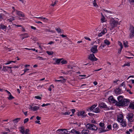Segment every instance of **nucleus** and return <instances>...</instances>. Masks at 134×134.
Instances as JSON below:
<instances>
[{
    "mask_svg": "<svg viewBox=\"0 0 134 134\" xmlns=\"http://www.w3.org/2000/svg\"><path fill=\"white\" fill-rule=\"evenodd\" d=\"M129 100L127 99H124L121 101H119L116 103V105L119 107L123 106L125 107L129 104Z\"/></svg>",
    "mask_w": 134,
    "mask_h": 134,
    "instance_id": "1",
    "label": "nucleus"
},
{
    "mask_svg": "<svg viewBox=\"0 0 134 134\" xmlns=\"http://www.w3.org/2000/svg\"><path fill=\"white\" fill-rule=\"evenodd\" d=\"M87 128L90 130H96L97 129V127L94 124L88 123L86 125Z\"/></svg>",
    "mask_w": 134,
    "mask_h": 134,
    "instance_id": "2",
    "label": "nucleus"
},
{
    "mask_svg": "<svg viewBox=\"0 0 134 134\" xmlns=\"http://www.w3.org/2000/svg\"><path fill=\"white\" fill-rule=\"evenodd\" d=\"M133 114L132 113H129L126 115V118L128 120V121L130 122H133Z\"/></svg>",
    "mask_w": 134,
    "mask_h": 134,
    "instance_id": "3",
    "label": "nucleus"
},
{
    "mask_svg": "<svg viewBox=\"0 0 134 134\" xmlns=\"http://www.w3.org/2000/svg\"><path fill=\"white\" fill-rule=\"evenodd\" d=\"M110 24L111 26V29H113L118 24V22L115 21L114 19H111L110 21Z\"/></svg>",
    "mask_w": 134,
    "mask_h": 134,
    "instance_id": "4",
    "label": "nucleus"
},
{
    "mask_svg": "<svg viewBox=\"0 0 134 134\" xmlns=\"http://www.w3.org/2000/svg\"><path fill=\"white\" fill-rule=\"evenodd\" d=\"M99 106L100 108L104 109L105 110H108L110 109V108L107 107L106 104L103 102L99 104Z\"/></svg>",
    "mask_w": 134,
    "mask_h": 134,
    "instance_id": "5",
    "label": "nucleus"
},
{
    "mask_svg": "<svg viewBox=\"0 0 134 134\" xmlns=\"http://www.w3.org/2000/svg\"><path fill=\"white\" fill-rule=\"evenodd\" d=\"M88 58L92 62L94 61H97L98 59L95 57L94 54H90L88 56Z\"/></svg>",
    "mask_w": 134,
    "mask_h": 134,
    "instance_id": "6",
    "label": "nucleus"
},
{
    "mask_svg": "<svg viewBox=\"0 0 134 134\" xmlns=\"http://www.w3.org/2000/svg\"><path fill=\"white\" fill-rule=\"evenodd\" d=\"M97 46L94 45L93 47H92L91 49V51L93 53H96L98 52L97 49Z\"/></svg>",
    "mask_w": 134,
    "mask_h": 134,
    "instance_id": "7",
    "label": "nucleus"
},
{
    "mask_svg": "<svg viewBox=\"0 0 134 134\" xmlns=\"http://www.w3.org/2000/svg\"><path fill=\"white\" fill-rule=\"evenodd\" d=\"M85 112L84 111H80L78 112L77 115L79 116H81L82 117H86L87 114H85Z\"/></svg>",
    "mask_w": 134,
    "mask_h": 134,
    "instance_id": "8",
    "label": "nucleus"
},
{
    "mask_svg": "<svg viewBox=\"0 0 134 134\" xmlns=\"http://www.w3.org/2000/svg\"><path fill=\"white\" fill-rule=\"evenodd\" d=\"M8 28V27L5 25L2 24H0V30H2L4 31H6Z\"/></svg>",
    "mask_w": 134,
    "mask_h": 134,
    "instance_id": "9",
    "label": "nucleus"
},
{
    "mask_svg": "<svg viewBox=\"0 0 134 134\" xmlns=\"http://www.w3.org/2000/svg\"><path fill=\"white\" fill-rule=\"evenodd\" d=\"M123 116L122 114H119L118 116V121L119 122H121L123 121Z\"/></svg>",
    "mask_w": 134,
    "mask_h": 134,
    "instance_id": "10",
    "label": "nucleus"
},
{
    "mask_svg": "<svg viewBox=\"0 0 134 134\" xmlns=\"http://www.w3.org/2000/svg\"><path fill=\"white\" fill-rule=\"evenodd\" d=\"M108 100L109 102L113 103L116 104V103L118 102L115 100L112 96L108 98Z\"/></svg>",
    "mask_w": 134,
    "mask_h": 134,
    "instance_id": "11",
    "label": "nucleus"
},
{
    "mask_svg": "<svg viewBox=\"0 0 134 134\" xmlns=\"http://www.w3.org/2000/svg\"><path fill=\"white\" fill-rule=\"evenodd\" d=\"M96 107V105L95 104H94L92 105L90 107L88 108V109H87V111H93V109Z\"/></svg>",
    "mask_w": 134,
    "mask_h": 134,
    "instance_id": "12",
    "label": "nucleus"
},
{
    "mask_svg": "<svg viewBox=\"0 0 134 134\" xmlns=\"http://www.w3.org/2000/svg\"><path fill=\"white\" fill-rule=\"evenodd\" d=\"M16 14L20 16L23 17H25L24 14L21 12L16 10Z\"/></svg>",
    "mask_w": 134,
    "mask_h": 134,
    "instance_id": "13",
    "label": "nucleus"
},
{
    "mask_svg": "<svg viewBox=\"0 0 134 134\" xmlns=\"http://www.w3.org/2000/svg\"><path fill=\"white\" fill-rule=\"evenodd\" d=\"M122 88L120 89L119 88H118L114 90L115 93L116 94H118L121 93V91H122Z\"/></svg>",
    "mask_w": 134,
    "mask_h": 134,
    "instance_id": "14",
    "label": "nucleus"
},
{
    "mask_svg": "<svg viewBox=\"0 0 134 134\" xmlns=\"http://www.w3.org/2000/svg\"><path fill=\"white\" fill-rule=\"evenodd\" d=\"M20 36L22 37L21 39L23 40L25 38H27L29 37L28 34L27 33L23 34H21Z\"/></svg>",
    "mask_w": 134,
    "mask_h": 134,
    "instance_id": "15",
    "label": "nucleus"
},
{
    "mask_svg": "<svg viewBox=\"0 0 134 134\" xmlns=\"http://www.w3.org/2000/svg\"><path fill=\"white\" fill-rule=\"evenodd\" d=\"M121 123L120 125L122 126L123 127H125L126 126L127 124L126 122L125 121H123L121 122H120Z\"/></svg>",
    "mask_w": 134,
    "mask_h": 134,
    "instance_id": "16",
    "label": "nucleus"
},
{
    "mask_svg": "<svg viewBox=\"0 0 134 134\" xmlns=\"http://www.w3.org/2000/svg\"><path fill=\"white\" fill-rule=\"evenodd\" d=\"M105 127L102 128H99L98 129V130L100 131L99 132V133H101L102 132H106L107 131L106 130H105Z\"/></svg>",
    "mask_w": 134,
    "mask_h": 134,
    "instance_id": "17",
    "label": "nucleus"
},
{
    "mask_svg": "<svg viewBox=\"0 0 134 134\" xmlns=\"http://www.w3.org/2000/svg\"><path fill=\"white\" fill-rule=\"evenodd\" d=\"M11 69L12 68V67H9L7 66H3V68L2 69V70L4 71H6L8 70V68Z\"/></svg>",
    "mask_w": 134,
    "mask_h": 134,
    "instance_id": "18",
    "label": "nucleus"
},
{
    "mask_svg": "<svg viewBox=\"0 0 134 134\" xmlns=\"http://www.w3.org/2000/svg\"><path fill=\"white\" fill-rule=\"evenodd\" d=\"M100 110L98 107H97L93 110V112L96 113H99L100 111Z\"/></svg>",
    "mask_w": 134,
    "mask_h": 134,
    "instance_id": "19",
    "label": "nucleus"
},
{
    "mask_svg": "<svg viewBox=\"0 0 134 134\" xmlns=\"http://www.w3.org/2000/svg\"><path fill=\"white\" fill-rule=\"evenodd\" d=\"M89 131L87 129L83 130L81 132L82 134H88Z\"/></svg>",
    "mask_w": 134,
    "mask_h": 134,
    "instance_id": "20",
    "label": "nucleus"
},
{
    "mask_svg": "<svg viewBox=\"0 0 134 134\" xmlns=\"http://www.w3.org/2000/svg\"><path fill=\"white\" fill-rule=\"evenodd\" d=\"M113 127L114 129H115V130H117L119 127V126L116 123H114L113 124Z\"/></svg>",
    "mask_w": 134,
    "mask_h": 134,
    "instance_id": "21",
    "label": "nucleus"
},
{
    "mask_svg": "<svg viewBox=\"0 0 134 134\" xmlns=\"http://www.w3.org/2000/svg\"><path fill=\"white\" fill-rule=\"evenodd\" d=\"M64 130H63V129H58V130H57V131H62L63 132L61 133V134H68L69 133H68V131H66H66H63Z\"/></svg>",
    "mask_w": 134,
    "mask_h": 134,
    "instance_id": "22",
    "label": "nucleus"
},
{
    "mask_svg": "<svg viewBox=\"0 0 134 134\" xmlns=\"http://www.w3.org/2000/svg\"><path fill=\"white\" fill-rule=\"evenodd\" d=\"M129 107L130 109H134V103H131L129 106Z\"/></svg>",
    "mask_w": 134,
    "mask_h": 134,
    "instance_id": "23",
    "label": "nucleus"
},
{
    "mask_svg": "<svg viewBox=\"0 0 134 134\" xmlns=\"http://www.w3.org/2000/svg\"><path fill=\"white\" fill-rule=\"evenodd\" d=\"M124 96H119L118 98V99L119 101H121L122 100L124 99H123Z\"/></svg>",
    "mask_w": 134,
    "mask_h": 134,
    "instance_id": "24",
    "label": "nucleus"
},
{
    "mask_svg": "<svg viewBox=\"0 0 134 134\" xmlns=\"http://www.w3.org/2000/svg\"><path fill=\"white\" fill-rule=\"evenodd\" d=\"M20 118H17L13 120V121L15 123H17L20 120Z\"/></svg>",
    "mask_w": 134,
    "mask_h": 134,
    "instance_id": "25",
    "label": "nucleus"
},
{
    "mask_svg": "<svg viewBox=\"0 0 134 134\" xmlns=\"http://www.w3.org/2000/svg\"><path fill=\"white\" fill-rule=\"evenodd\" d=\"M125 83L124 82H123L120 85V86H123V88H124V89L122 90V91H125L126 90Z\"/></svg>",
    "mask_w": 134,
    "mask_h": 134,
    "instance_id": "26",
    "label": "nucleus"
},
{
    "mask_svg": "<svg viewBox=\"0 0 134 134\" xmlns=\"http://www.w3.org/2000/svg\"><path fill=\"white\" fill-rule=\"evenodd\" d=\"M9 97H8V98L9 100H12L14 98V97L12 95L11 93L9 94Z\"/></svg>",
    "mask_w": 134,
    "mask_h": 134,
    "instance_id": "27",
    "label": "nucleus"
},
{
    "mask_svg": "<svg viewBox=\"0 0 134 134\" xmlns=\"http://www.w3.org/2000/svg\"><path fill=\"white\" fill-rule=\"evenodd\" d=\"M39 107L38 106H35L33 107V109L32 110L34 111L38 110L39 109Z\"/></svg>",
    "mask_w": 134,
    "mask_h": 134,
    "instance_id": "28",
    "label": "nucleus"
},
{
    "mask_svg": "<svg viewBox=\"0 0 134 134\" xmlns=\"http://www.w3.org/2000/svg\"><path fill=\"white\" fill-rule=\"evenodd\" d=\"M63 58L62 59H57L56 60V62L58 64H59L60 62H61V60L63 59Z\"/></svg>",
    "mask_w": 134,
    "mask_h": 134,
    "instance_id": "29",
    "label": "nucleus"
},
{
    "mask_svg": "<svg viewBox=\"0 0 134 134\" xmlns=\"http://www.w3.org/2000/svg\"><path fill=\"white\" fill-rule=\"evenodd\" d=\"M104 43L107 45H109L110 44V42L107 40H105L104 41Z\"/></svg>",
    "mask_w": 134,
    "mask_h": 134,
    "instance_id": "30",
    "label": "nucleus"
},
{
    "mask_svg": "<svg viewBox=\"0 0 134 134\" xmlns=\"http://www.w3.org/2000/svg\"><path fill=\"white\" fill-rule=\"evenodd\" d=\"M63 60L61 61V63H62V64H66L68 62L66 60L63 59Z\"/></svg>",
    "mask_w": 134,
    "mask_h": 134,
    "instance_id": "31",
    "label": "nucleus"
},
{
    "mask_svg": "<svg viewBox=\"0 0 134 134\" xmlns=\"http://www.w3.org/2000/svg\"><path fill=\"white\" fill-rule=\"evenodd\" d=\"M46 52L49 55H52L53 54V52L52 51H47Z\"/></svg>",
    "mask_w": 134,
    "mask_h": 134,
    "instance_id": "32",
    "label": "nucleus"
},
{
    "mask_svg": "<svg viewBox=\"0 0 134 134\" xmlns=\"http://www.w3.org/2000/svg\"><path fill=\"white\" fill-rule=\"evenodd\" d=\"M65 79H63L62 80H55V81L60 82H65Z\"/></svg>",
    "mask_w": 134,
    "mask_h": 134,
    "instance_id": "33",
    "label": "nucleus"
},
{
    "mask_svg": "<svg viewBox=\"0 0 134 134\" xmlns=\"http://www.w3.org/2000/svg\"><path fill=\"white\" fill-rule=\"evenodd\" d=\"M4 14L2 13H1L0 15V21H2L3 20V16Z\"/></svg>",
    "mask_w": 134,
    "mask_h": 134,
    "instance_id": "34",
    "label": "nucleus"
},
{
    "mask_svg": "<svg viewBox=\"0 0 134 134\" xmlns=\"http://www.w3.org/2000/svg\"><path fill=\"white\" fill-rule=\"evenodd\" d=\"M118 44L120 46V48H123V46L122 43L119 41H118Z\"/></svg>",
    "mask_w": 134,
    "mask_h": 134,
    "instance_id": "35",
    "label": "nucleus"
},
{
    "mask_svg": "<svg viewBox=\"0 0 134 134\" xmlns=\"http://www.w3.org/2000/svg\"><path fill=\"white\" fill-rule=\"evenodd\" d=\"M107 30L105 28L104 29L103 31L101 32L104 35L105 33L107 32Z\"/></svg>",
    "mask_w": 134,
    "mask_h": 134,
    "instance_id": "36",
    "label": "nucleus"
},
{
    "mask_svg": "<svg viewBox=\"0 0 134 134\" xmlns=\"http://www.w3.org/2000/svg\"><path fill=\"white\" fill-rule=\"evenodd\" d=\"M127 42H125L124 41L123 44L124 47L126 48L128 47V46L127 45Z\"/></svg>",
    "mask_w": 134,
    "mask_h": 134,
    "instance_id": "37",
    "label": "nucleus"
},
{
    "mask_svg": "<svg viewBox=\"0 0 134 134\" xmlns=\"http://www.w3.org/2000/svg\"><path fill=\"white\" fill-rule=\"evenodd\" d=\"M55 30L58 33H60L61 32V29L59 28H56Z\"/></svg>",
    "mask_w": 134,
    "mask_h": 134,
    "instance_id": "38",
    "label": "nucleus"
},
{
    "mask_svg": "<svg viewBox=\"0 0 134 134\" xmlns=\"http://www.w3.org/2000/svg\"><path fill=\"white\" fill-rule=\"evenodd\" d=\"M102 18L101 19V21L102 23H103L105 22V17L104 16L102 15Z\"/></svg>",
    "mask_w": 134,
    "mask_h": 134,
    "instance_id": "39",
    "label": "nucleus"
},
{
    "mask_svg": "<svg viewBox=\"0 0 134 134\" xmlns=\"http://www.w3.org/2000/svg\"><path fill=\"white\" fill-rule=\"evenodd\" d=\"M21 129L20 130L21 132L23 134H24L25 130L24 128L23 127H21Z\"/></svg>",
    "mask_w": 134,
    "mask_h": 134,
    "instance_id": "40",
    "label": "nucleus"
},
{
    "mask_svg": "<svg viewBox=\"0 0 134 134\" xmlns=\"http://www.w3.org/2000/svg\"><path fill=\"white\" fill-rule=\"evenodd\" d=\"M129 36L130 38H131L134 36V32H131Z\"/></svg>",
    "mask_w": 134,
    "mask_h": 134,
    "instance_id": "41",
    "label": "nucleus"
},
{
    "mask_svg": "<svg viewBox=\"0 0 134 134\" xmlns=\"http://www.w3.org/2000/svg\"><path fill=\"white\" fill-rule=\"evenodd\" d=\"M130 66V63H125L124 65L122 66V67H124L125 66Z\"/></svg>",
    "mask_w": 134,
    "mask_h": 134,
    "instance_id": "42",
    "label": "nucleus"
},
{
    "mask_svg": "<svg viewBox=\"0 0 134 134\" xmlns=\"http://www.w3.org/2000/svg\"><path fill=\"white\" fill-rule=\"evenodd\" d=\"M106 46V45L104 44H101V45L99 47V48L102 49Z\"/></svg>",
    "mask_w": 134,
    "mask_h": 134,
    "instance_id": "43",
    "label": "nucleus"
},
{
    "mask_svg": "<svg viewBox=\"0 0 134 134\" xmlns=\"http://www.w3.org/2000/svg\"><path fill=\"white\" fill-rule=\"evenodd\" d=\"M99 125L101 127L103 128L104 126V124L103 123L100 122L99 124Z\"/></svg>",
    "mask_w": 134,
    "mask_h": 134,
    "instance_id": "44",
    "label": "nucleus"
},
{
    "mask_svg": "<svg viewBox=\"0 0 134 134\" xmlns=\"http://www.w3.org/2000/svg\"><path fill=\"white\" fill-rule=\"evenodd\" d=\"M70 113V112H65L63 113V114L64 115H69Z\"/></svg>",
    "mask_w": 134,
    "mask_h": 134,
    "instance_id": "45",
    "label": "nucleus"
},
{
    "mask_svg": "<svg viewBox=\"0 0 134 134\" xmlns=\"http://www.w3.org/2000/svg\"><path fill=\"white\" fill-rule=\"evenodd\" d=\"M93 5L94 6L96 7V6H97V5L96 3V0H94L93 2Z\"/></svg>",
    "mask_w": 134,
    "mask_h": 134,
    "instance_id": "46",
    "label": "nucleus"
},
{
    "mask_svg": "<svg viewBox=\"0 0 134 134\" xmlns=\"http://www.w3.org/2000/svg\"><path fill=\"white\" fill-rule=\"evenodd\" d=\"M29 131V129H27L24 131V133L25 134H29L28 132Z\"/></svg>",
    "mask_w": 134,
    "mask_h": 134,
    "instance_id": "47",
    "label": "nucleus"
},
{
    "mask_svg": "<svg viewBox=\"0 0 134 134\" xmlns=\"http://www.w3.org/2000/svg\"><path fill=\"white\" fill-rule=\"evenodd\" d=\"M37 58L40 60H44L46 59L45 58H43L42 57H37Z\"/></svg>",
    "mask_w": 134,
    "mask_h": 134,
    "instance_id": "48",
    "label": "nucleus"
},
{
    "mask_svg": "<svg viewBox=\"0 0 134 134\" xmlns=\"http://www.w3.org/2000/svg\"><path fill=\"white\" fill-rule=\"evenodd\" d=\"M29 120V119L28 118H26L24 120V123L25 124Z\"/></svg>",
    "mask_w": 134,
    "mask_h": 134,
    "instance_id": "49",
    "label": "nucleus"
},
{
    "mask_svg": "<svg viewBox=\"0 0 134 134\" xmlns=\"http://www.w3.org/2000/svg\"><path fill=\"white\" fill-rule=\"evenodd\" d=\"M50 105V104L49 103H47L46 104H43L42 105H41V106L43 107Z\"/></svg>",
    "mask_w": 134,
    "mask_h": 134,
    "instance_id": "50",
    "label": "nucleus"
},
{
    "mask_svg": "<svg viewBox=\"0 0 134 134\" xmlns=\"http://www.w3.org/2000/svg\"><path fill=\"white\" fill-rule=\"evenodd\" d=\"M36 18H37L41 19H43V20H48V19H46L45 18H43V17H36Z\"/></svg>",
    "mask_w": 134,
    "mask_h": 134,
    "instance_id": "51",
    "label": "nucleus"
},
{
    "mask_svg": "<svg viewBox=\"0 0 134 134\" xmlns=\"http://www.w3.org/2000/svg\"><path fill=\"white\" fill-rule=\"evenodd\" d=\"M35 98L37 99H41V97L39 96H35Z\"/></svg>",
    "mask_w": 134,
    "mask_h": 134,
    "instance_id": "52",
    "label": "nucleus"
},
{
    "mask_svg": "<svg viewBox=\"0 0 134 134\" xmlns=\"http://www.w3.org/2000/svg\"><path fill=\"white\" fill-rule=\"evenodd\" d=\"M12 61H8L7 62V63H4V64L5 65H8L10 64L11 63H12Z\"/></svg>",
    "mask_w": 134,
    "mask_h": 134,
    "instance_id": "53",
    "label": "nucleus"
},
{
    "mask_svg": "<svg viewBox=\"0 0 134 134\" xmlns=\"http://www.w3.org/2000/svg\"><path fill=\"white\" fill-rule=\"evenodd\" d=\"M76 130H75L74 129H73L71 131V132L72 133H75V131H76Z\"/></svg>",
    "mask_w": 134,
    "mask_h": 134,
    "instance_id": "54",
    "label": "nucleus"
},
{
    "mask_svg": "<svg viewBox=\"0 0 134 134\" xmlns=\"http://www.w3.org/2000/svg\"><path fill=\"white\" fill-rule=\"evenodd\" d=\"M29 70V69H27V68H26L25 69H24V73L23 74H22L21 75H23V74H24V73L27 71V70Z\"/></svg>",
    "mask_w": 134,
    "mask_h": 134,
    "instance_id": "55",
    "label": "nucleus"
},
{
    "mask_svg": "<svg viewBox=\"0 0 134 134\" xmlns=\"http://www.w3.org/2000/svg\"><path fill=\"white\" fill-rule=\"evenodd\" d=\"M122 48H120L119 49L118 53L119 54H120Z\"/></svg>",
    "mask_w": 134,
    "mask_h": 134,
    "instance_id": "56",
    "label": "nucleus"
},
{
    "mask_svg": "<svg viewBox=\"0 0 134 134\" xmlns=\"http://www.w3.org/2000/svg\"><path fill=\"white\" fill-rule=\"evenodd\" d=\"M88 114L90 116H92L94 115V114H93V113H88Z\"/></svg>",
    "mask_w": 134,
    "mask_h": 134,
    "instance_id": "57",
    "label": "nucleus"
},
{
    "mask_svg": "<svg viewBox=\"0 0 134 134\" xmlns=\"http://www.w3.org/2000/svg\"><path fill=\"white\" fill-rule=\"evenodd\" d=\"M107 128L109 129H111V125H109L107 126Z\"/></svg>",
    "mask_w": 134,
    "mask_h": 134,
    "instance_id": "58",
    "label": "nucleus"
},
{
    "mask_svg": "<svg viewBox=\"0 0 134 134\" xmlns=\"http://www.w3.org/2000/svg\"><path fill=\"white\" fill-rule=\"evenodd\" d=\"M85 39H86V40H88L89 41H91V39L87 37H85Z\"/></svg>",
    "mask_w": 134,
    "mask_h": 134,
    "instance_id": "59",
    "label": "nucleus"
},
{
    "mask_svg": "<svg viewBox=\"0 0 134 134\" xmlns=\"http://www.w3.org/2000/svg\"><path fill=\"white\" fill-rule=\"evenodd\" d=\"M54 42H53L52 41H51L50 42H49L48 44H54Z\"/></svg>",
    "mask_w": 134,
    "mask_h": 134,
    "instance_id": "60",
    "label": "nucleus"
},
{
    "mask_svg": "<svg viewBox=\"0 0 134 134\" xmlns=\"http://www.w3.org/2000/svg\"><path fill=\"white\" fill-rule=\"evenodd\" d=\"M41 118L38 116L36 117V118L37 120H40L41 119Z\"/></svg>",
    "mask_w": 134,
    "mask_h": 134,
    "instance_id": "61",
    "label": "nucleus"
},
{
    "mask_svg": "<svg viewBox=\"0 0 134 134\" xmlns=\"http://www.w3.org/2000/svg\"><path fill=\"white\" fill-rule=\"evenodd\" d=\"M71 110L72 114L74 113L75 111V110L74 109H71Z\"/></svg>",
    "mask_w": 134,
    "mask_h": 134,
    "instance_id": "62",
    "label": "nucleus"
},
{
    "mask_svg": "<svg viewBox=\"0 0 134 134\" xmlns=\"http://www.w3.org/2000/svg\"><path fill=\"white\" fill-rule=\"evenodd\" d=\"M103 35V34L101 32L98 34V36L99 37H101Z\"/></svg>",
    "mask_w": 134,
    "mask_h": 134,
    "instance_id": "63",
    "label": "nucleus"
},
{
    "mask_svg": "<svg viewBox=\"0 0 134 134\" xmlns=\"http://www.w3.org/2000/svg\"><path fill=\"white\" fill-rule=\"evenodd\" d=\"M75 133L76 134H81V133L79 131H76L75 132Z\"/></svg>",
    "mask_w": 134,
    "mask_h": 134,
    "instance_id": "64",
    "label": "nucleus"
}]
</instances>
